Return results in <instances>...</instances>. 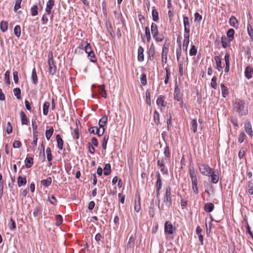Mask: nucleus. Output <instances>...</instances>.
<instances>
[{"mask_svg":"<svg viewBox=\"0 0 253 253\" xmlns=\"http://www.w3.org/2000/svg\"><path fill=\"white\" fill-rule=\"evenodd\" d=\"M234 108L241 115H246L248 114V107L243 100L236 99L234 103Z\"/></svg>","mask_w":253,"mask_h":253,"instance_id":"1","label":"nucleus"},{"mask_svg":"<svg viewBox=\"0 0 253 253\" xmlns=\"http://www.w3.org/2000/svg\"><path fill=\"white\" fill-rule=\"evenodd\" d=\"M189 175L191 179L192 187L194 193L197 195L199 193L198 187V180L195 171L193 168L189 169Z\"/></svg>","mask_w":253,"mask_h":253,"instance_id":"2","label":"nucleus"},{"mask_svg":"<svg viewBox=\"0 0 253 253\" xmlns=\"http://www.w3.org/2000/svg\"><path fill=\"white\" fill-rule=\"evenodd\" d=\"M81 47L82 48H84L85 51L86 53L87 54L88 57L90 60L92 62H95L96 59L95 58L94 52L92 50L90 43L87 42H86L82 41L81 43Z\"/></svg>","mask_w":253,"mask_h":253,"instance_id":"3","label":"nucleus"},{"mask_svg":"<svg viewBox=\"0 0 253 253\" xmlns=\"http://www.w3.org/2000/svg\"><path fill=\"white\" fill-rule=\"evenodd\" d=\"M198 168L201 174L207 176H210L213 170L208 165L204 163L198 164Z\"/></svg>","mask_w":253,"mask_h":253,"instance_id":"4","label":"nucleus"},{"mask_svg":"<svg viewBox=\"0 0 253 253\" xmlns=\"http://www.w3.org/2000/svg\"><path fill=\"white\" fill-rule=\"evenodd\" d=\"M48 64L49 66V73L51 75H54L56 72V67L54 63L53 54L50 52L48 55Z\"/></svg>","mask_w":253,"mask_h":253,"instance_id":"5","label":"nucleus"},{"mask_svg":"<svg viewBox=\"0 0 253 253\" xmlns=\"http://www.w3.org/2000/svg\"><path fill=\"white\" fill-rule=\"evenodd\" d=\"M165 194L164 197V203L168 207H169L171 205V188L168 186L166 187Z\"/></svg>","mask_w":253,"mask_h":253,"instance_id":"6","label":"nucleus"},{"mask_svg":"<svg viewBox=\"0 0 253 253\" xmlns=\"http://www.w3.org/2000/svg\"><path fill=\"white\" fill-rule=\"evenodd\" d=\"M169 44L165 43L162 48V61L163 64H166L167 63V56L169 51Z\"/></svg>","mask_w":253,"mask_h":253,"instance_id":"7","label":"nucleus"},{"mask_svg":"<svg viewBox=\"0 0 253 253\" xmlns=\"http://www.w3.org/2000/svg\"><path fill=\"white\" fill-rule=\"evenodd\" d=\"M176 228L174 227L170 221H167L165 223V233L166 235H171L175 231Z\"/></svg>","mask_w":253,"mask_h":253,"instance_id":"8","label":"nucleus"},{"mask_svg":"<svg viewBox=\"0 0 253 253\" xmlns=\"http://www.w3.org/2000/svg\"><path fill=\"white\" fill-rule=\"evenodd\" d=\"M162 187V180L161 176L159 172H157V178L156 184V194L157 197H158L160 194V190Z\"/></svg>","mask_w":253,"mask_h":253,"instance_id":"9","label":"nucleus"},{"mask_svg":"<svg viewBox=\"0 0 253 253\" xmlns=\"http://www.w3.org/2000/svg\"><path fill=\"white\" fill-rule=\"evenodd\" d=\"M105 128L101 129L100 127L99 128H98L96 126L91 127L88 129L89 133L97 134L98 136H102L103 134Z\"/></svg>","mask_w":253,"mask_h":253,"instance_id":"10","label":"nucleus"},{"mask_svg":"<svg viewBox=\"0 0 253 253\" xmlns=\"http://www.w3.org/2000/svg\"><path fill=\"white\" fill-rule=\"evenodd\" d=\"M183 24L184 28V34L189 35L190 33V22L189 18L187 16L183 17Z\"/></svg>","mask_w":253,"mask_h":253,"instance_id":"11","label":"nucleus"},{"mask_svg":"<svg viewBox=\"0 0 253 253\" xmlns=\"http://www.w3.org/2000/svg\"><path fill=\"white\" fill-rule=\"evenodd\" d=\"M155 54V46L153 43H152L148 51V55L149 58L150 60L152 61L154 60Z\"/></svg>","mask_w":253,"mask_h":253,"instance_id":"12","label":"nucleus"},{"mask_svg":"<svg viewBox=\"0 0 253 253\" xmlns=\"http://www.w3.org/2000/svg\"><path fill=\"white\" fill-rule=\"evenodd\" d=\"M245 129L247 133L251 137L253 136V132L252 130V127L251 124L249 122H246L245 123Z\"/></svg>","mask_w":253,"mask_h":253,"instance_id":"13","label":"nucleus"},{"mask_svg":"<svg viewBox=\"0 0 253 253\" xmlns=\"http://www.w3.org/2000/svg\"><path fill=\"white\" fill-rule=\"evenodd\" d=\"M144 48L142 46H139L138 47L137 50V60L139 62H142L144 61Z\"/></svg>","mask_w":253,"mask_h":253,"instance_id":"14","label":"nucleus"},{"mask_svg":"<svg viewBox=\"0 0 253 253\" xmlns=\"http://www.w3.org/2000/svg\"><path fill=\"white\" fill-rule=\"evenodd\" d=\"M245 76L248 80L251 79L253 76V68L251 66H247L245 71Z\"/></svg>","mask_w":253,"mask_h":253,"instance_id":"15","label":"nucleus"},{"mask_svg":"<svg viewBox=\"0 0 253 253\" xmlns=\"http://www.w3.org/2000/svg\"><path fill=\"white\" fill-rule=\"evenodd\" d=\"M54 0H48L46 3L45 11L47 14H50L51 13V9L54 5Z\"/></svg>","mask_w":253,"mask_h":253,"instance_id":"16","label":"nucleus"},{"mask_svg":"<svg viewBox=\"0 0 253 253\" xmlns=\"http://www.w3.org/2000/svg\"><path fill=\"white\" fill-rule=\"evenodd\" d=\"M229 23L231 26L234 28L237 29L239 26V22L237 18L235 16H231L229 20Z\"/></svg>","mask_w":253,"mask_h":253,"instance_id":"17","label":"nucleus"},{"mask_svg":"<svg viewBox=\"0 0 253 253\" xmlns=\"http://www.w3.org/2000/svg\"><path fill=\"white\" fill-rule=\"evenodd\" d=\"M108 121L107 116H103L99 120L98 124L100 128H104V126L106 125Z\"/></svg>","mask_w":253,"mask_h":253,"instance_id":"18","label":"nucleus"},{"mask_svg":"<svg viewBox=\"0 0 253 253\" xmlns=\"http://www.w3.org/2000/svg\"><path fill=\"white\" fill-rule=\"evenodd\" d=\"M174 98L178 101H179L181 99V96L180 95V90L179 88L176 86L174 89Z\"/></svg>","mask_w":253,"mask_h":253,"instance_id":"19","label":"nucleus"},{"mask_svg":"<svg viewBox=\"0 0 253 253\" xmlns=\"http://www.w3.org/2000/svg\"><path fill=\"white\" fill-rule=\"evenodd\" d=\"M214 60L216 64V69L218 71H221L222 69L221 66V58L218 56H216L214 57Z\"/></svg>","mask_w":253,"mask_h":253,"instance_id":"20","label":"nucleus"},{"mask_svg":"<svg viewBox=\"0 0 253 253\" xmlns=\"http://www.w3.org/2000/svg\"><path fill=\"white\" fill-rule=\"evenodd\" d=\"M165 159L164 158L162 159H160L158 161L157 165L160 170L164 172L165 170Z\"/></svg>","mask_w":253,"mask_h":253,"instance_id":"21","label":"nucleus"},{"mask_svg":"<svg viewBox=\"0 0 253 253\" xmlns=\"http://www.w3.org/2000/svg\"><path fill=\"white\" fill-rule=\"evenodd\" d=\"M189 42V35H184V41L183 43V49L185 51L187 50L188 44Z\"/></svg>","mask_w":253,"mask_h":253,"instance_id":"22","label":"nucleus"},{"mask_svg":"<svg viewBox=\"0 0 253 253\" xmlns=\"http://www.w3.org/2000/svg\"><path fill=\"white\" fill-rule=\"evenodd\" d=\"M56 139L57 143V147L59 150H62L63 147V141L59 134L56 136Z\"/></svg>","mask_w":253,"mask_h":253,"instance_id":"23","label":"nucleus"},{"mask_svg":"<svg viewBox=\"0 0 253 253\" xmlns=\"http://www.w3.org/2000/svg\"><path fill=\"white\" fill-rule=\"evenodd\" d=\"M151 31L153 37H155L156 35H158V29L157 25L154 23H152L151 25Z\"/></svg>","mask_w":253,"mask_h":253,"instance_id":"24","label":"nucleus"},{"mask_svg":"<svg viewBox=\"0 0 253 253\" xmlns=\"http://www.w3.org/2000/svg\"><path fill=\"white\" fill-rule=\"evenodd\" d=\"M221 40L223 47L226 48L230 46L231 41H228V39L225 36H222L221 38Z\"/></svg>","mask_w":253,"mask_h":253,"instance_id":"25","label":"nucleus"},{"mask_svg":"<svg viewBox=\"0 0 253 253\" xmlns=\"http://www.w3.org/2000/svg\"><path fill=\"white\" fill-rule=\"evenodd\" d=\"M225 62V67L224 69V71L225 72H228L229 70L230 67V61H229V55L228 54H226L224 57Z\"/></svg>","mask_w":253,"mask_h":253,"instance_id":"26","label":"nucleus"},{"mask_svg":"<svg viewBox=\"0 0 253 253\" xmlns=\"http://www.w3.org/2000/svg\"><path fill=\"white\" fill-rule=\"evenodd\" d=\"M20 118L22 125H27L28 122V119L25 113L23 111L20 112Z\"/></svg>","mask_w":253,"mask_h":253,"instance_id":"27","label":"nucleus"},{"mask_svg":"<svg viewBox=\"0 0 253 253\" xmlns=\"http://www.w3.org/2000/svg\"><path fill=\"white\" fill-rule=\"evenodd\" d=\"M210 176L211 177V181L213 183H217L218 182L219 177L215 171L213 170L211 175Z\"/></svg>","mask_w":253,"mask_h":253,"instance_id":"28","label":"nucleus"},{"mask_svg":"<svg viewBox=\"0 0 253 253\" xmlns=\"http://www.w3.org/2000/svg\"><path fill=\"white\" fill-rule=\"evenodd\" d=\"M248 34L250 37L251 41H253V29L252 26L248 23L247 25Z\"/></svg>","mask_w":253,"mask_h":253,"instance_id":"29","label":"nucleus"},{"mask_svg":"<svg viewBox=\"0 0 253 253\" xmlns=\"http://www.w3.org/2000/svg\"><path fill=\"white\" fill-rule=\"evenodd\" d=\"M165 97L163 96H160L157 99V104L159 106L165 107L166 104L164 102Z\"/></svg>","mask_w":253,"mask_h":253,"instance_id":"30","label":"nucleus"},{"mask_svg":"<svg viewBox=\"0 0 253 253\" xmlns=\"http://www.w3.org/2000/svg\"><path fill=\"white\" fill-rule=\"evenodd\" d=\"M235 31L233 29H230L228 30L227 33V36L229 41H232L234 39V35Z\"/></svg>","mask_w":253,"mask_h":253,"instance_id":"31","label":"nucleus"},{"mask_svg":"<svg viewBox=\"0 0 253 253\" xmlns=\"http://www.w3.org/2000/svg\"><path fill=\"white\" fill-rule=\"evenodd\" d=\"M214 208V205L212 203H207L205 205L204 209L206 212H211Z\"/></svg>","mask_w":253,"mask_h":253,"instance_id":"32","label":"nucleus"},{"mask_svg":"<svg viewBox=\"0 0 253 253\" xmlns=\"http://www.w3.org/2000/svg\"><path fill=\"white\" fill-rule=\"evenodd\" d=\"M99 93L104 98L107 97V94L106 90H105V86L104 84L100 85L98 86Z\"/></svg>","mask_w":253,"mask_h":253,"instance_id":"33","label":"nucleus"},{"mask_svg":"<svg viewBox=\"0 0 253 253\" xmlns=\"http://www.w3.org/2000/svg\"><path fill=\"white\" fill-rule=\"evenodd\" d=\"M50 106V103L48 102H45L43 105V114L44 116H47L48 113V109Z\"/></svg>","mask_w":253,"mask_h":253,"instance_id":"34","label":"nucleus"},{"mask_svg":"<svg viewBox=\"0 0 253 253\" xmlns=\"http://www.w3.org/2000/svg\"><path fill=\"white\" fill-rule=\"evenodd\" d=\"M25 163L26 168H30L33 164V159L31 157L26 158Z\"/></svg>","mask_w":253,"mask_h":253,"instance_id":"35","label":"nucleus"},{"mask_svg":"<svg viewBox=\"0 0 253 253\" xmlns=\"http://www.w3.org/2000/svg\"><path fill=\"white\" fill-rule=\"evenodd\" d=\"M46 154L47 155V159L48 161L51 164V161L52 160V155L51 153V149L49 147H48L46 149Z\"/></svg>","mask_w":253,"mask_h":253,"instance_id":"36","label":"nucleus"},{"mask_svg":"<svg viewBox=\"0 0 253 253\" xmlns=\"http://www.w3.org/2000/svg\"><path fill=\"white\" fill-rule=\"evenodd\" d=\"M103 170H104V174L105 175H108L111 173V171L110 164H106Z\"/></svg>","mask_w":253,"mask_h":253,"instance_id":"37","label":"nucleus"},{"mask_svg":"<svg viewBox=\"0 0 253 253\" xmlns=\"http://www.w3.org/2000/svg\"><path fill=\"white\" fill-rule=\"evenodd\" d=\"M153 119L155 123L158 125L160 124V114L156 110L154 113Z\"/></svg>","mask_w":253,"mask_h":253,"instance_id":"38","label":"nucleus"},{"mask_svg":"<svg viewBox=\"0 0 253 253\" xmlns=\"http://www.w3.org/2000/svg\"><path fill=\"white\" fill-rule=\"evenodd\" d=\"M247 191L250 195L253 194V181H250L248 182L247 186Z\"/></svg>","mask_w":253,"mask_h":253,"instance_id":"39","label":"nucleus"},{"mask_svg":"<svg viewBox=\"0 0 253 253\" xmlns=\"http://www.w3.org/2000/svg\"><path fill=\"white\" fill-rule=\"evenodd\" d=\"M0 27L1 30L4 32H5L8 28V22L4 21H2L0 24Z\"/></svg>","mask_w":253,"mask_h":253,"instance_id":"40","label":"nucleus"},{"mask_svg":"<svg viewBox=\"0 0 253 253\" xmlns=\"http://www.w3.org/2000/svg\"><path fill=\"white\" fill-rule=\"evenodd\" d=\"M26 179L25 177L19 176L18 178L17 182L19 186L25 185L26 184Z\"/></svg>","mask_w":253,"mask_h":253,"instance_id":"41","label":"nucleus"},{"mask_svg":"<svg viewBox=\"0 0 253 253\" xmlns=\"http://www.w3.org/2000/svg\"><path fill=\"white\" fill-rule=\"evenodd\" d=\"M51 178L49 177L46 179L42 180L41 181V184L45 187H47L51 184Z\"/></svg>","mask_w":253,"mask_h":253,"instance_id":"42","label":"nucleus"},{"mask_svg":"<svg viewBox=\"0 0 253 253\" xmlns=\"http://www.w3.org/2000/svg\"><path fill=\"white\" fill-rule=\"evenodd\" d=\"M221 89L222 92V95L223 97H225L228 94V89L226 86L223 84H221Z\"/></svg>","mask_w":253,"mask_h":253,"instance_id":"43","label":"nucleus"},{"mask_svg":"<svg viewBox=\"0 0 253 253\" xmlns=\"http://www.w3.org/2000/svg\"><path fill=\"white\" fill-rule=\"evenodd\" d=\"M14 33L15 35L19 38L21 36V27L19 25H16L14 29Z\"/></svg>","mask_w":253,"mask_h":253,"instance_id":"44","label":"nucleus"},{"mask_svg":"<svg viewBox=\"0 0 253 253\" xmlns=\"http://www.w3.org/2000/svg\"><path fill=\"white\" fill-rule=\"evenodd\" d=\"M31 78L33 83L34 84H36L38 81V76L37 75L36 69L35 68H34L32 70Z\"/></svg>","mask_w":253,"mask_h":253,"instance_id":"45","label":"nucleus"},{"mask_svg":"<svg viewBox=\"0 0 253 253\" xmlns=\"http://www.w3.org/2000/svg\"><path fill=\"white\" fill-rule=\"evenodd\" d=\"M181 53L182 51L181 44H179L178 47L176 49V59L177 61H179V59H180Z\"/></svg>","mask_w":253,"mask_h":253,"instance_id":"46","label":"nucleus"},{"mask_svg":"<svg viewBox=\"0 0 253 253\" xmlns=\"http://www.w3.org/2000/svg\"><path fill=\"white\" fill-rule=\"evenodd\" d=\"M53 127H51L48 130H46L45 131V137L46 139L49 140L51 136H52L53 133Z\"/></svg>","mask_w":253,"mask_h":253,"instance_id":"47","label":"nucleus"},{"mask_svg":"<svg viewBox=\"0 0 253 253\" xmlns=\"http://www.w3.org/2000/svg\"><path fill=\"white\" fill-rule=\"evenodd\" d=\"M109 139V136L105 135L103 138L102 141V148L104 150H106L107 148V144Z\"/></svg>","mask_w":253,"mask_h":253,"instance_id":"48","label":"nucleus"},{"mask_svg":"<svg viewBox=\"0 0 253 253\" xmlns=\"http://www.w3.org/2000/svg\"><path fill=\"white\" fill-rule=\"evenodd\" d=\"M13 93L14 95L18 99H21V90L19 88H15L13 89Z\"/></svg>","mask_w":253,"mask_h":253,"instance_id":"49","label":"nucleus"},{"mask_svg":"<svg viewBox=\"0 0 253 253\" xmlns=\"http://www.w3.org/2000/svg\"><path fill=\"white\" fill-rule=\"evenodd\" d=\"M152 14L153 20L155 22H157L159 20V14H158V11H157V10L156 9L153 8V10H152Z\"/></svg>","mask_w":253,"mask_h":253,"instance_id":"50","label":"nucleus"},{"mask_svg":"<svg viewBox=\"0 0 253 253\" xmlns=\"http://www.w3.org/2000/svg\"><path fill=\"white\" fill-rule=\"evenodd\" d=\"M140 82L142 85L144 86L147 84V78L145 74H142L140 76Z\"/></svg>","mask_w":253,"mask_h":253,"instance_id":"51","label":"nucleus"},{"mask_svg":"<svg viewBox=\"0 0 253 253\" xmlns=\"http://www.w3.org/2000/svg\"><path fill=\"white\" fill-rule=\"evenodd\" d=\"M145 36L147 38L148 42H150L151 40V34L150 29L148 27H146L145 28Z\"/></svg>","mask_w":253,"mask_h":253,"instance_id":"52","label":"nucleus"},{"mask_svg":"<svg viewBox=\"0 0 253 253\" xmlns=\"http://www.w3.org/2000/svg\"><path fill=\"white\" fill-rule=\"evenodd\" d=\"M165 71L166 73V75L164 82L165 84H167L170 78V72L168 68H165Z\"/></svg>","mask_w":253,"mask_h":253,"instance_id":"53","label":"nucleus"},{"mask_svg":"<svg viewBox=\"0 0 253 253\" xmlns=\"http://www.w3.org/2000/svg\"><path fill=\"white\" fill-rule=\"evenodd\" d=\"M55 220H56L55 224L57 226L60 225L61 224H62V223L63 222V219H62V216L61 215H56L55 217Z\"/></svg>","mask_w":253,"mask_h":253,"instance_id":"54","label":"nucleus"},{"mask_svg":"<svg viewBox=\"0 0 253 253\" xmlns=\"http://www.w3.org/2000/svg\"><path fill=\"white\" fill-rule=\"evenodd\" d=\"M38 6L37 5H34L31 8V15L33 16H36L38 14Z\"/></svg>","mask_w":253,"mask_h":253,"instance_id":"55","label":"nucleus"},{"mask_svg":"<svg viewBox=\"0 0 253 253\" xmlns=\"http://www.w3.org/2000/svg\"><path fill=\"white\" fill-rule=\"evenodd\" d=\"M216 80V77L214 76L212 77L211 80V86L213 89H216L217 87Z\"/></svg>","mask_w":253,"mask_h":253,"instance_id":"56","label":"nucleus"},{"mask_svg":"<svg viewBox=\"0 0 253 253\" xmlns=\"http://www.w3.org/2000/svg\"><path fill=\"white\" fill-rule=\"evenodd\" d=\"M191 125H192V129L194 132H196L197 131V122L196 119H193L192 120L191 122Z\"/></svg>","mask_w":253,"mask_h":253,"instance_id":"57","label":"nucleus"},{"mask_svg":"<svg viewBox=\"0 0 253 253\" xmlns=\"http://www.w3.org/2000/svg\"><path fill=\"white\" fill-rule=\"evenodd\" d=\"M140 210V197L138 198V200L137 202L136 201L135 202L134 205V210L136 212H138Z\"/></svg>","mask_w":253,"mask_h":253,"instance_id":"58","label":"nucleus"},{"mask_svg":"<svg viewBox=\"0 0 253 253\" xmlns=\"http://www.w3.org/2000/svg\"><path fill=\"white\" fill-rule=\"evenodd\" d=\"M48 201L51 204L54 205H56L57 204V200L56 198L51 195V196H48Z\"/></svg>","mask_w":253,"mask_h":253,"instance_id":"59","label":"nucleus"},{"mask_svg":"<svg viewBox=\"0 0 253 253\" xmlns=\"http://www.w3.org/2000/svg\"><path fill=\"white\" fill-rule=\"evenodd\" d=\"M197 53V48H196L195 45H192L190 50V51H189L190 55L192 56H195L196 55Z\"/></svg>","mask_w":253,"mask_h":253,"instance_id":"60","label":"nucleus"},{"mask_svg":"<svg viewBox=\"0 0 253 253\" xmlns=\"http://www.w3.org/2000/svg\"><path fill=\"white\" fill-rule=\"evenodd\" d=\"M22 0H15V3L14 7V10L16 11L21 7V3Z\"/></svg>","mask_w":253,"mask_h":253,"instance_id":"61","label":"nucleus"},{"mask_svg":"<svg viewBox=\"0 0 253 253\" xmlns=\"http://www.w3.org/2000/svg\"><path fill=\"white\" fill-rule=\"evenodd\" d=\"M10 74V72L9 71H7L5 73V75H4L5 81L6 83V84H10V80H9Z\"/></svg>","mask_w":253,"mask_h":253,"instance_id":"62","label":"nucleus"},{"mask_svg":"<svg viewBox=\"0 0 253 253\" xmlns=\"http://www.w3.org/2000/svg\"><path fill=\"white\" fill-rule=\"evenodd\" d=\"M246 152V148H243V147L241 148V149L239 152V154H238V156H239V157L240 159H242L244 157Z\"/></svg>","mask_w":253,"mask_h":253,"instance_id":"63","label":"nucleus"},{"mask_svg":"<svg viewBox=\"0 0 253 253\" xmlns=\"http://www.w3.org/2000/svg\"><path fill=\"white\" fill-rule=\"evenodd\" d=\"M202 19V16L199 13L196 12L194 14V21L200 22Z\"/></svg>","mask_w":253,"mask_h":253,"instance_id":"64","label":"nucleus"}]
</instances>
